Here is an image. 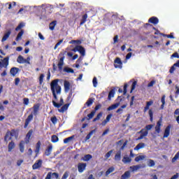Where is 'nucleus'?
<instances>
[{
  "instance_id": "1",
  "label": "nucleus",
  "mask_w": 179,
  "mask_h": 179,
  "mask_svg": "<svg viewBox=\"0 0 179 179\" xmlns=\"http://www.w3.org/2000/svg\"><path fill=\"white\" fill-rule=\"evenodd\" d=\"M59 82V79H55L52 80L50 83V90L52 92L53 98L56 101L58 100V96H57V94H61V92L62 90L60 85H58Z\"/></svg>"
},
{
  "instance_id": "2",
  "label": "nucleus",
  "mask_w": 179,
  "mask_h": 179,
  "mask_svg": "<svg viewBox=\"0 0 179 179\" xmlns=\"http://www.w3.org/2000/svg\"><path fill=\"white\" fill-rule=\"evenodd\" d=\"M40 103L34 104L33 106L34 111L33 113H31L28 115L27 118L25 120V123L24 125V128H27L29 127V124H30V122L33 120V115H37L38 114V111L40 110Z\"/></svg>"
},
{
  "instance_id": "3",
  "label": "nucleus",
  "mask_w": 179,
  "mask_h": 179,
  "mask_svg": "<svg viewBox=\"0 0 179 179\" xmlns=\"http://www.w3.org/2000/svg\"><path fill=\"white\" fill-rule=\"evenodd\" d=\"M15 134H16V130L15 129H12L11 131H7L4 136V141H6V143H8V141H11L12 136H15Z\"/></svg>"
},
{
  "instance_id": "4",
  "label": "nucleus",
  "mask_w": 179,
  "mask_h": 179,
  "mask_svg": "<svg viewBox=\"0 0 179 179\" xmlns=\"http://www.w3.org/2000/svg\"><path fill=\"white\" fill-rule=\"evenodd\" d=\"M73 52H79L80 55L85 57L86 55V49L82 45H77L73 49H72Z\"/></svg>"
},
{
  "instance_id": "5",
  "label": "nucleus",
  "mask_w": 179,
  "mask_h": 179,
  "mask_svg": "<svg viewBox=\"0 0 179 179\" xmlns=\"http://www.w3.org/2000/svg\"><path fill=\"white\" fill-rule=\"evenodd\" d=\"M2 62L0 61V69L2 68H8L9 65V57H5L3 59H1Z\"/></svg>"
},
{
  "instance_id": "6",
  "label": "nucleus",
  "mask_w": 179,
  "mask_h": 179,
  "mask_svg": "<svg viewBox=\"0 0 179 179\" xmlns=\"http://www.w3.org/2000/svg\"><path fill=\"white\" fill-rule=\"evenodd\" d=\"M138 134H141V135L137 138V141H141L149 134V131L145 130V129H142L140 131L138 132Z\"/></svg>"
},
{
  "instance_id": "7",
  "label": "nucleus",
  "mask_w": 179,
  "mask_h": 179,
  "mask_svg": "<svg viewBox=\"0 0 179 179\" xmlns=\"http://www.w3.org/2000/svg\"><path fill=\"white\" fill-rule=\"evenodd\" d=\"M114 66L115 68H119V69H122V62L121 61V58L117 57L114 60Z\"/></svg>"
},
{
  "instance_id": "8",
  "label": "nucleus",
  "mask_w": 179,
  "mask_h": 179,
  "mask_svg": "<svg viewBox=\"0 0 179 179\" xmlns=\"http://www.w3.org/2000/svg\"><path fill=\"white\" fill-rule=\"evenodd\" d=\"M43 166V160L38 159L36 161L34 164L32 165L33 170H38V169H40Z\"/></svg>"
},
{
  "instance_id": "9",
  "label": "nucleus",
  "mask_w": 179,
  "mask_h": 179,
  "mask_svg": "<svg viewBox=\"0 0 179 179\" xmlns=\"http://www.w3.org/2000/svg\"><path fill=\"white\" fill-rule=\"evenodd\" d=\"M87 164L86 163H78V173H83L86 170V166Z\"/></svg>"
},
{
  "instance_id": "10",
  "label": "nucleus",
  "mask_w": 179,
  "mask_h": 179,
  "mask_svg": "<svg viewBox=\"0 0 179 179\" xmlns=\"http://www.w3.org/2000/svg\"><path fill=\"white\" fill-rule=\"evenodd\" d=\"M20 71V69L17 67H12L10 69V73L11 75V76H16V74L19 73V71Z\"/></svg>"
},
{
  "instance_id": "11",
  "label": "nucleus",
  "mask_w": 179,
  "mask_h": 179,
  "mask_svg": "<svg viewBox=\"0 0 179 179\" xmlns=\"http://www.w3.org/2000/svg\"><path fill=\"white\" fill-rule=\"evenodd\" d=\"M64 86L65 93H68V92H69V90H71V83H69V81H68V80H64Z\"/></svg>"
},
{
  "instance_id": "12",
  "label": "nucleus",
  "mask_w": 179,
  "mask_h": 179,
  "mask_svg": "<svg viewBox=\"0 0 179 179\" xmlns=\"http://www.w3.org/2000/svg\"><path fill=\"white\" fill-rule=\"evenodd\" d=\"M170 129H171V124H169L166 127L164 133V138H169L170 136Z\"/></svg>"
},
{
  "instance_id": "13",
  "label": "nucleus",
  "mask_w": 179,
  "mask_h": 179,
  "mask_svg": "<svg viewBox=\"0 0 179 179\" xmlns=\"http://www.w3.org/2000/svg\"><path fill=\"white\" fill-rule=\"evenodd\" d=\"M54 107H55L56 108H59V107H61L62 106L64 105V99L63 98H60V103H57L55 101H52Z\"/></svg>"
},
{
  "instance_id": "14",
  "label": "nucleus",
  "mask_w": 179,
  "mask_h": 179,
  "mask_svg": "<svg viewBox=\"0 0 179 179\" xmlns=\"http://www.w3.org/2000/svg\"><path fill=\"white\" fill-rule=\"evenodd\" d=\"M11 34H12V31L8 30V31L3 35V36L2 39H1V43H3V42L6 41L9 38V37H10V36Z\"/></svg>"
},
{
  "instance_id": "15",
  "label": "nucleus",
  "mask_w": 179,
  "mask_h": 179,
  "mask_svg": "<svg viewBox=\"0 0 179 179\" xmlns=\"http://www.w3.org/2000/svg\"><path fill=\"white\" fill-rule=\"evenodd\" d=\"M148 23H152V24H157L159 23V18L157 17H151L148 20Z\"/></svg>"
},
{
  "instance_id": "16",
  "label": "nucleus",
  "mask_w": 179,
  "mask_h": 179,
  "mask_svg": "<svg viewBox=\"0 0 179 179\" xmlns=\"http://www.w3.org/2000/svg\"><path fill=\"white\" fill-rule=\"evenodd\" d=\"M64 59H65V56H63L59 59V63L57 64L59 71H62V66H64Z\"/></svg>"
},
{
  "instance_id": "17",
  "label": "nucleus",
  "mask_w": 179,
  "mask_h": 179,
  "mask_svg": "<svg viewBox=\"0 0 179 179\" xmlns=\"http://www.w3.org/2000/svg\"><path fill=\"white\" fill-rule=\"evenodd\" d=\"M41 149V141H38L36 145L35 153L37 156L40 153V150Z\"/></svg>"
},
{
  "instance_id": "18",
  "label": "nucleus",
  "mask_w": 179,
  "mask_h": 179,
  "mask_svg": "<svg viewBox=\"0 0 179 179\" xmlns=\"http://www.w3.org/2000/svg\"><path fill=\"white\" fill-rule=\"evenodd\" d=\"M52 152V145L50 144L47 149L45 150V156H50L51 155V152Z\"/></svg>"
},
{
  "instance_id": "19",
  "label": "nucleus",
  "mask_w": 179,
  "mask_h": 179,
  "mask_svg": "<svg viewBox=\"0 0 179 179\" xmlns=\"http://www.w3.org/2000/svg\"><path fill=\"white\" fill-rule=\"evenodd\" d=\"M131 178V171H127L123 175L121 176L120 179H129Z\"/></svg>"
},
{
  "instance_id": "20",
  "label": "nucleus",
  "mask_w": 179,
  "mask_h": 179,
  "mask_svg": "<svg viewBox=\"0 0 179 179\" xmlns=\"http://www.w3.org/2000/svg\"><path fill=\"white\" fill-rule=\"evenodd\" d=\"M71 103L64 104L60 109H58L59 113H65L68 108H69V106Z\"/></svg>"
},
{
  "instance_id": "21",
  "label": "nucleus",
  "mask_w": 179,
  "mask_h": 179,
  "mask_svg": "<svg viewBox=\"0 0 179 179\" xmlns=\"http://www.w3.org/2000/svg\"><path fill=\"white\" fill-rule=\"evenodd\" d=\"M85 22H87V14H86V13L82 16V18H81L80 22V27L83 26V24H85Z\"/></svg>"
},
{
  "instance_id": "22",
  "label": "nucleus",
  "mask_w": 179,
  "mask_h": 179,
  "mask_svg": "<svg viewBox=\"0 0 179 179\" xmlns=\"http://www.w3.org/2000/svg\"><path fill=\"white\" fill-rule=\"evenodd\" d=\"M127 89H128V84L125 83L124 85L123 90H122V89L120 88L118 90V92H119V93H122V92H123V94H124V96H125L127 94V92H128Z\"/></svg>"
},
{
  "instance_id": "23",
  "label": "nucleus",
  "mask_w": 179,
  "mask_h": 179,
  "mask_svg": "<svg viewBox=\"0 0 179 179\" xmlns=\"http://www.w3.org/2000/svg\"><path fill=\"white\" fill-rule=\"evenodd\" d=\"M160 127H162V120H159L157 122V125L155 126V131L157 134H160V129H161Z\"/></svg>"
},
{
  "instance_id": "24",
  "label": "nucleus",
  "mask_w": 179,
  "mask_h": 179,
  "mask_svg": "<svg viewBox=\"0 0 179 179\" xmlns=\"http://www.w3.org/2000/svg\"><path fill=\"white\" fill-rule=\"evenodd\" d=\"M152 104H153V101H149L146 102V105L144 107V110L143 112L146 113V111H148V110H149L150 106H152Z\"/></svg>"
},
{
  "instance_id": "25",
  "label": "nucleus",
  "mask_w": 179,
  "mask_h": 179,
  "mask_svg": "<svg viewBox=\"0 0 179 179\" xmlns=\"http://www.w3.org/2000/svg\"><path fill=\"white\" fill-rule=\"evenodd\" d=\"M119 106H120V103H114V104L111 105L110 106H109L107 108V110L108 111H111V110H115V108H118Z\"/></svg>"
},
{
  "instance_id": "26",
  "label": "nucleus",
  "mask_w": 179,
  "mask_h": 179,
  "mask_svg": "<svg viewBox=\"0 0 179 179\" xmlns=\"http://www.w3.org/2000/svg\"><path fill=\"white\" fill-rule=\"evenodd\" d=\"M119 106H120V103H114V104L111 105L110 106H109L107 108V110L108 111H111V110H115V108H118Z\"/></svg>"
},
{
  "instance_id": "27",
  "label": "nucleus",
  "mask_w": 179,
  "mask_h": 179,
  "mask_svg": "<svg viewBox=\"0 0 179 179\" xmlns=\"http://www.w3.org/2000/svg\"><path fill=\"white\" fill-rule=\"evenodd\" d=\"M16 147V144H15V142L11 141L8 143V152H12L13 149Z\"/></svg>"
},
{
  "instance_id": "28",
  "label": "nucleus",
  "mask_w": 179,
  "mask_h": 179,
  "mask_svg": "<svg viewBox=\"0 0 179 179\" xmlns=\"http://www.w3.org/2000/svg\"><path fill=\"white\" fill-rule=\"evenodd\" d=\"M139 169H142V165L138 164V165H134L132 166H130V169L131 171H136L139 170Z\"/></svg>"
},
{
  "instance_id": "29",
  "label": "nucleus",
  "mask_w": 179,
  "mask_h": 179,
  "mask_svg": "<svg viewBox=\"0 0 179 179\" xmlns=\"http://www.w3.org/2000/svg\"><path fill=\"white\" fill-rule=\"evenodd\" d=\"M161 102L162 104L160 106V110H164V106L166 104V95H163L162 99H161Z\"/></svg>"
},
{
  "instance_id": "30",
  "label": "nucleus",
  "mask_w": 179,
  "mask_h": 179,
  "mask_svg": "<svg viewBox=\"0 0 179 179\" xmlns=\"http://www.w3.org/2000/svg\"><path fill=\"white\" fill-rule=\"evenodd\" d=\"M93 103H94V99L89 98L87 102L85 103V106H87V107H90V106H92Z\"/></svg>"
},
{
  "instance_id": "31",
  "label": "nucleus",
  "mask_w": 179,
  "mask_h": 179,
  "mask_svg": "<svg viewBox=\"0 0 179 179\" xmlns=\"http://www.w3.org/2000/svg\"><path fill=\"white\" fill-rule=\"evenodd\" d=\"M145 146V145L144 143H140L134 148V150H139L141 149H143Z\"/></svg>"
},
{
  "instance_id": "32",
  "label": "nucleus",
  "mask_w": 179,
  "mask_h": 179,
  "mask_svg": "<svg viewBox=\"0 0 179 179\" xmlns=\"http://www.w3.org/2000/svg\"><path fill=\"white\" fill-rule=\"evenodd\" d=\"M114 159L116 162H120L121 160V150L117 151V152L115 155Z\"/></svg>"
},
{
  "instance_id": "33",
  "label": "nucleus",
  "mask_w": 179,
  "mask_h": 179,
  "mask_svg": "<svg viewBox=\"0 0 179 179\" xmlns=\"http://www.w3.org/2000/svg\"><path fill=\"white\" fill-rule=\"evenodd\" d=\"M20 147V151L21 153H23L24 152V141H21L19 145Z\"/></svg>"
},
{
  "instance_id": "34",
  "label": "nucleus",
  "mask_w": 179,
  "mask_h": 179,
  "mask_svg": "<svg viewBox=\"0 0 179 179\" xmlns=\"http://www.w3.org/2000/svg\"><path fill=\"white\" fill-rule=\"evenodd\" d=\"M115 94V90H111L109 92L108 96V100H111V99H113V97H114Z\"/></svg>"
},
{
  "instance_id": "35",
  "label": "nucleus",
  "mask_w": 179,
  "mask_h": 179,
  "mask_svg": "<svg viewBox=\"0 0 179 179\" xmlns=\"http://www.w3.org/2000/svg\"><path fill=\"white\" fill-rule=\"evenodd\" d=\"M55 26H57V21H52V22L50 23L49 24V29L50 30H54L55 29Z\"/></svg>"
},
{
  "instance_id": "36",
  "label": "nucleus",
  "mask_w": 179,
  "mask_h": 179,
  "mask_svg": "<svg viewBox=\"0 0 179 179\" xmlns=\"http://www.w3.org/2000/svg\"><path fill=\"white\" fill-rule=\"evenodd\" d=\"M23 34H24V31L22 29L18 33V34H17V37L15 38L16 41H19V40H21L22 39V36H23Z\"/></svg>"
},
{
  "instance_id": "37",
  "label": "nucleus",
  "mask_w": 179,
  "mask_h": 179,
  "mask_svg": "<svg viewBox=\"0 0 179 179\" xmlns=\"http://www.w3.org/2000/svg\"><path fill=\"white\" fill-rule=\"evenodd\" d=\"M17 62L18 64H24V57H23L22 55H19L17 58Z\"/></svg>"
},
{
  "instance_id": "38",
  "label": "nucleus",
  "mask_w": 179,
  "mask_h": 179,
  "mask_svg": "<svg viewBox=\"0 0 179 179\" xmlns=\"http://www.w3.org/2000/svg\"><path fill=\"white\" fill-rule=\"evenodd\" d=\"M93 158V156H92V155L90 154H87V155H85L83 157V161L84 162H89V160H90L91 159Z\"/></svg>"
},
{
  "instance_id": "39",
  "label": "nucleus",
  "mask_w": 179,
  "mask_h": 179,
  "mask_svg": "<svg viewBox=\"0 0 179 179\" xmlns=\"http://www.w3.org/2000/svg\"><path fill=\"white\" fill-rule=\"evenodd\" d=\"M122 162L124 164L131 163V162H132V159H131V157H124L122 159Z\"/></svg>"
},
{
  "instance_id": "40",
  "label": "nucleus",
  "mask_w": 179,
  "mask_h": 179,
  "mask_svg": "<svg viewBox=\"0 0 179 179\" xmlns=\"http://www.w3.org/2000/svg\"><path fill=\"white\" fill-rule=\"evenodd\" d=\"M64 72H66L67 73H75V71L73 70V69H71L69 67H64Z\"/></svg>"
},
{
  "instance_id": "41",
  "label": "nucleus",
  "mask_w": 179,
  "mask_h": 179,
  "mask_svg": "<svg viewBox=\"0 0 179 179\" xmlns=\"http://www.w3.org/2000/svg\"><path fill=\"white\" fill-rule=\"evenodd\" d=\"M114 170H115L114 166H111L109 169H108V170L106 172V176L107 177V176L111 174V173H113V171H114Z\"/></svg>"
},
{
  "instance_id": "42",
  "label": "nucleus",
  "mask_w": 179,
  "mask_h": 179,
  "mask_svg": "<svg viewBox=\"0 0 179 179\" xmlns=\"http://www.w3.org/2000/svg\"><path fill=\"white\" fill-rule=\"evenodd\" d=\"M51 141L52 143H57L59 141V138L57 136V135H52Z\"/></svg>"
},
{
  "instance_id": "43",
  "label": "nucleus",
  "mask_w": 179,
  "mask_h": 179,
  "mask_svg": "<svg viewBox=\"0 0 179 179\" xmlns=\"http://www.w3.org/2000/svg\"><path fill=\"white\" fill-rule=\"evenodd\" d=\"M24 27V23L21 22L20 23L17 27L15 28V31H19V30H21V29H23Z\"/></svg>"
},
{
  "instance_id": "44",
  "label": "nucleus",
  "mask_w": 179,
  "mask_h": 179,
  "mask_svg": "<svg viewBox=\"0 0 179 179\" xmlns=\"http://www.w3.org/2000/svg\"><path fill=\"white\" fill-rule=\"evenodd\" d=\"M95 130H92L85 137V141H89V139H90V138H92V135H93V134H94Z\"/></svg>"
},
{
  "instance_id": "45",
  "label": "nucleus",
  "mask_w": 179,
  "mask_h": 179,
  "mask_svg": "<svg viewBox=\"0 0 179 179\" xmlns=\"http://www.w3.org/2000/svg\"><path fill=\"white\" fill-rule=\"evenodd\" d=\"M143 159H145L144 155H139V156L136 157L134 159V160H135V162H141V160H143Z\"/></svg>"
},
{
  "instance_id": "46",
  "label": "nucleus",
  "mask_w": 179,
  "mask_h": 179,
  "mask_svg": "<svg viewBox=\"0 0 179 179\" xmlns=\"http://www.w3.org/2000/svg\"><path fill=\"white\" fill-rule=\"evenodd\" d=\"M94 114H96V110H92L90 114L87 115V120H92V118L94 117Z\"/></svg>"
},
{
  "instance_id": "47",
  "label": "nucleus",
  "mask_w": 179,
  "mask_h": 179,
  "mask_svg": "<svg viewBox=\"0 0 179 179\" xmlns=\"http://www.w3.org/2000/svg\"><path fill=\"white\" fill-rule=\"evenodd\" d=\"M75 138V136H71L70 137L66 138L64 139V143H68L70 141Z\"/></svg>"
},
{
  "instance_id": "48",
  "label": "nucleus",
  "mask_w": 179,
  "mask_h": 179,
  "mask_svg": "<svg viewBox=\"0 0 179 179\" xmlns=\"http://www.w3.org/2000/svg\"><path fill=\"white\" fill-rule=\"evenodd\" d=\"M174 115H178V117H176V122H177L178 124H179V108H177V109L174 111Z\"/></svg>"
},
{
  "instance_id": "49",
  "label": "nucleus",
  "mask_w": 179,
  "mask_h": 179,
  "mask_svg": "<svg viewBox=\"0 0 179 179\" xmlns=\"http://www.w3.org/2000/svg\"><path fill=\"white\" fill-rule=\"evenodd\" d=\"M153 127H155V125H153V124H148V125L145 126L144 129L145 131H147L148 132H149V131H150V129H152V128H153Z\"/></svg>"
},
{
  "instance_id": "50",
  "label": "nucleus",
  "mask_w": 179,
  "mask_h": 179,
  "mask_svg": "<svg viewBox=\"0 0 179 179\" xmlns=\"http://www.w3.org/2000/svg\"><path fill=\"white\" fill-rule=\"evenodd\" d=\"M69 44H82V41L80 40H71Z\"/></svg>"
},
{
  "instance_id": "51",
  "label": "nucleus",
  "mask_w": 179,
  "mask_h": 179,
  "mask_svg": "<svg viewBox=\"0 0 179 179\" xmlns=\"http://www.w3.org/2000/svg\"><path fill=\"white\" fill-rule=\"evenodd\" d=\"M148 114L150 116V120L152 122L153 121V110L152 109H150L148 111Z\"/></svg>"
},
{
  "instance_id": "52",
  "label": "nucleus",
  "mask_w": 179,
  "mask_h": 179,
  "mask_svg": "<svg viewBox=\"0 0 179 179\" xmlns=\"http://www.w3.org/2000/svg\"><path fill=\"white\" fill-rule=\"evenodd\" d=\"M124 108H127V105H122L120 108H118V109L116 110V113H117V114H118V113H120V114H121V112H122V110H124Z\"/></svg>"
},
{
  "instance_id": "53",
  "label": "nucleus",
  "mask_w": 179,
  "mask_h": 179,
  "mask_svg": "<svg viewBox=\"0 0 179 179\" xmlns=\"http://www.w3.org/2000/svg\"><path fill=\"white\" fill-rule=\"evenodd\" d=\"M43 82H44V74H41L39 76V85H43Z\"/></svg>"
},
{
  "instance_id": "54",
  "label": "nucleus",
  "mask_w": 179,
  "mask_h": 179,
  "mask_svg": "<svg viewBox=\"0 0 179 179\" xmlns=\"http://www.w3.org/2000/svg\"><path fill=\"white\" fill-rule=\"evenodd\" d=\"M138 83L136 81L133 82L132 85H131V89L130 91V93H132L134 92V90H135V87H136V84Z\"/></svg>"
},
{
  "instance_id": "55",
  "label": "nucleus",
  "mask_w": 179,
  "mask_h": 179,
  "mask_svg": "<svg viewBox=\"0 0 179 179\" xmlns=\"http://www.w3.org/2000/svg\"><path fill=\"white\" fill-rule=\"evenodd\" d=\"M31 135H33V129H30L28 133L26 135L25 138H28L29 139H30V138H31Z\"/></svg>"
},
{
  "instance_id": "56",
  "label": "nucleus",
  "mask_w": 179,
  "mask_h": 179,
  "mask_svg": "<svg viewBox=\"0 0 179 179\" xmlns=\"http://www.w3.org/2000/svg\"><path fill=\"white\" fill-rule=\"evenodd\" d=\"M50 121L52 124H57V122H58V119L57 118V116H54L50 118Z\"/></svg>"
},
{
  "instance_id": "57",
  "label": "nucleus",
  "mask_w": 179,
  "mask_h": 179,
  "mask_svg": "<svg viewBox=\"0 0 179 179\" xmlns=\"http://www.w3.org/2000/svg\"><path fill=\"white\" fill-rule=\"evenodd\" d=\"M63 42H64V40L61 39L58 43H57L56 45H55L54 50H57V48H58V47H59V45H61V44H62Z\"/></svg>"
},
{
  "instance_id": "58",
  "label": "nucleus",
  "mask_w": 179,
  "mask_h": 179,
  "mask_svg": "<svg viewBox=\"0 0 179 179\" xmlns=\"http://www.w3.org/2000/svg\"><path fill=\"white\" fill-rule=\"evenodd\" d=\"M92 83H93L94 87H97V78L94 77L92 80Z\"/></svg>"
},
{
  "instance_id": "59",
  "label": "nucleus",
  "mask_w": 179,
  "mask_h": 179,
  "mask_svg": "<svg viewBox=\"0 0 179 179\" xmlns=\"http://www.w3.org/2000/svg\"><path fill=\"white\" fill-rule=\"evenodd\" d=\"M113 150H110L109 152H108L106 154V155H105L106 159H108V158L110 157V156H111V155H113Z\"/></svg>"
},
{
  "instance_id": "60",
  "label": "nucleus",
  "mask_w": 179,
  "mask_h": 179,
  "mask_svg": "<svg viewBox=\"0 0 179 179\" xmlns=\"http://www.w3.org/2000/svg\"><path fill=\"white\" fill-rule=\"evenodd\" d=\"M68 177H69V171H66V172L64 173V175H63L62 179H66V178H68Z\"/></svg>"
},
{
  "instance_id": "61",
  "label": "nucleus",
  "mask_w": 179,
  "mask_h": 179,
  "mask_svg": "<svg viewBox=\"0 0 179 179\" xmlns=\"http://www.w3.org/2000/svg\"><path fill=\"white\" fill-rule=\"evenodd\" d=\"M155 161L153 159H150L149 160V163H148V166L149 167H153L155 166Z\"/></svg>"
},
{
  "instance_id": "62",
  "label": "nucleus",
  "mask_w": 179,
  "mask_h": 179,
  "mask_svg": "<svg viewBox=\"0 0 179 179\" xmlns=\"http://www.w3.org/2000/svg\"><path fill=\"white\" fill-rule=\"evenodd\" d=\"M51 177H52V178H58V177H59V174H58V173H51Z\"/></svg>"
},
{
  "instance_id": "63",
  "label": "nucleus",
  "mask_w": 179,
  "mask_h": 179,
  "mask_svg": "<svg viewBox=\"0 0 179 179\" xmlns=\"http://www.w3.org/2000/svg\"><path fill=\"white\" fill-rule=\"evenodd\" d=\"M100 108H101V103H99L98 105H96L94 108V111H97L98 110H100Z\"/></svg>"
},
{
  "instance_id": "64",
  "label": "nucleus",
  "mask_w": 179,
  "mask_h": 179,
  "mask_svg": "<svg viewBox=\"0 0 179 179\" xmlns=\"http://www.w3.org/2000/svg\"><path fill=\"white\" fill-rule=\"evenodd\" d=\"M156 83L155 80H152L150 83H148V87H152V86Z\"/></svg>"
}]
</instances>
